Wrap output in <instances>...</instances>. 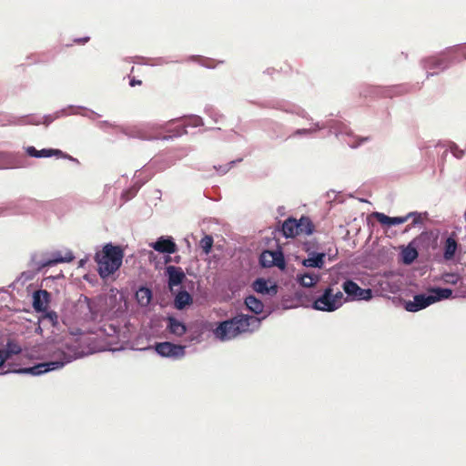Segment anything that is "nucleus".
Returning <instances> with one entry per match:
<instances>
[{
  "instance_id": "nucleus-1",
  "label": "nucleus",
  "mask_w": 466,
  "mask_h": 466,
  "mask_svg": "<svg viewBox=\"0 0 466 466\" xmlns=\"http://www.w3.org/2000/svg\"><path fill=\"white\" fill-rule=\"evenodd\" d=\"M259 324L258 318L239 314L230 319L222 321L214 330V334L220 340H228L241 333L253 332L259 327Z\"/></svg>"
},
{
  "instance_id": "nucleus-2",
  "label": "nucleus",
  "mask_w": 466,
  "mask_h": 466,
  "mask_svg": "<svg viewBox=\"0 0 466 466\" xmlns=\"http://www.w3.org/2000/svg\"><path fill=\"white\" fill-rule=\"evenodd\" d=\"M123 258L124 252L120 247L106 244L95 256L100 277L106 279L114 274L121 267Z\"/></svg>"
},
{
  "instance_id": "nucleus-3",
  "label": "nucleus",
  "mask_w": 466,
  "mask_h": 466,
  "mask_svg": "<svg viewBox=\"0 0 466 466\" xmlns=\"http://www.w3.org/2000/svg\"><path fill=\"white\" fill-rule=\"evenodd\" d=\"M343 304V293L340 290L334 291L332 286H329L323 293L313 302V309L319 311L332 312Z\"/></svg>"
},
{
  "instance_id": "nucleus-4",
  "label": "nucleus",
  "mask_w": 466,
  "mask_h": 466,
  "mask_svg": "<svg viewBox=\"0 0 466 466\" xmlns=\"http://www.w3.org/2000/svg\"><path fill=\"white\" fill-rule=\"evenodd\" d=\"M344 292L350 299L369 300L372 298V292L370 289H361L356 282L348 279L342 284Z\"/></svg>"
},
{
  "instance_id": "nucleus-5",
  "label": "nucleus",
  "mask_w": 466,
  "mask_h": 466,
  "mask_svg": "<svg viewBox=\"0 0 466 466\" xmlns=\"http://www.w3.org/2000/svg\"><path fill=\"white\" fill-rule=\"evenodd\" d=\"M155 350L162 357L180 359L185 356V347L173 344L168 341L157 342L154 346Z\"/></svg>"
},
{
  "instance_id": "nucleus-6",
  "label": "nucleus",
  "mask_w": 466,
  "mask_h": 466,
  "mask_svg": "<svg viewBox=\"0 0 466 466\" xmlns=\"http://www.w3.org/2000/svg\"><path fill=\"white\" fill-rule=\"evenodd\" d=\"M66 361H48V362H42L37 365H35L30 368H23L18 370L16 372L18 373H26L31 375H41L50 370H55L57 369L62 368L65 365Z\"/></svg>"
},
{
  "instance_id": "nucleus-7",
  "label": "nucleus",
  "mask_w": 466,
  "mask_h": 466,
  "mask_svg": "<svg viewBox=\"0 0 466 466\" xmlns=\"http://www.w3.org/2000/svg\"><path fill=\"white\" fill-rule=\"evenodd\" d=\"M259 261L264 268L277 266L284 268L285 267L284 257L280 251L265 250L261 253Z\"/></svg>"
},
{
  "instance_id": "nucleus-8",
  "label": "nucleus",
  "mask_w": 466,
  "mask_h": 466,
  "mask_svg": "<svg viewBox=\"0 0 466 466\" xmlns=\"http://www.w3.org/2000/svg\"><path fill=\"white\" fill-rule=\"evenodd\" d=\"M434 303L433 298L430 295L419 294L414 296L413 300L405 303V309L410 312H416Z\"/></svg>"
},
{
  "instance_id": "nucleus-9",
  "label": "nucleus",
  "mask_w": 466,
  "mask_h": 466,
  "mask_svg": "<svg viewBox=\"0 0 466 466\" xmlns=\"http://www.w3.org/2000/svg\"><path fill=\"white\" fill-rule=\"evenodd\" d=\"M305 246H306L305 251L309 254V258H304L302 260V265L307 268H322L324 267V263H325L324 259H325L326 254L323 252L316 253L314 251H310L308 245L306 244Z\"/></svg>"
},
{
  "instance_id": "nucleus-10",
  "label": "nucleus",
  "mask_w": 466,
  "mask_h": 466,
  "mask_svg": "<svg viewBox=\"0 0 466 466\" xmlns=\"http://www.w3.org/2000/svg\"><path fill=\"white\" fill-rule=\"evenodd\" d=\"M166 273L168 277V286L170 289L180 285L186 279L183 269L179 267L167 266L166 268Z\"/></svg>"
},
{
  "instance_id": "nucleus-11",
  "label": "nucleus",
  "mask_w": 466,
  "mask_h": 466,
  "mask_svg": "<svg viewBox=\"0 0 466 466\" xmlns=\"http://www.w3.org/2000/svg\"><path fill=\"white\" fill-rule=\"evenodd\" d=\"M50 294L46 290L40 289L34 293L33 307L37 312H46Z\"/></svg>"
},
{
  "instance_id": "nucleus-12",
  "label": "nucleus",
  "mask_w": 466,
  "mask_h": 466,
  "mask_svg": "<svg viewBox=\"0 0 466 466\" xmlns=\"http://www.w3.org/2000/svg\"><path fill=\"white\" fill-rule=\"evenodd\" d=\"M150 247L160 253L173 254L177 251L176 243L171 238H164L163 237L151 243Z\"/></svg>"
},
{
  "instance_id": "nucleus-13",
  "label": "nucleus",
  "mask_w": 466,
  "mask_h": 466,
  "mask_svg": "<svg viewBox=\"0 0 466 466\" xmlns=\"http://www.w3.org/2000/svg\"><path fill=\"white\" fill-rule=\"evenodd\" d=\"M459 244L455 233L449 236L443 244V258L445 260H452L455 257Z\"/></svg>"
},
{
  "instance_id": "nucleus-14",
  "label": "nucleus",
  "mask_w": 466,
  "mask_h": 466,
  "mask_svg": "<svg viewBox=\"0 0 466 466\" xmlns=\"http://www.w3.org/2000/svg\"><path fill=\"white\" fill-rule=\"evenodd\" d=\"M412 214L410 213L409 215L405 216V217H389L383 213H380V212H374L372 214V216L374 218H376V219L381 224V225H387L388 227H391V226H396V225H400V224H403L405 223L408 218L411 216Z\"/></svg>"
},
{
  "instance_id": "nucleus-15",
  "label": "nucleus",
  "mask_w": 466,
  "mask_h": 466,
  "mask_svg": "<svg viewBox=\"0 0 466 466\" xmlns=\"http://www.w3.org/2000/svg\"><path fill=\"white\" fill-rule=\"evenodd\" d=\"M26 153L30 157H49L52 156L66 157V156L59 149H42L37 150L34 147H28L26 148Z\"/></svg>"
},
{
  "instance_id": "nucleus-16",
  "label": "nucleus",
  "mask_w": 466,
  "mask_h": 466,
  "mask_svg": "<svg viewBox=\"0 0 466 466\" xmlns=\"http://www.w3.org/2000/svg\"><path fill=\"white\" fill-rule=\"evenodd\" d=\"M74 258L75 257L71 251H66L65 255H62L59 251L55 252L49 259L44 262L43 267H50L57 263L71 262Z\"/></svg>"
},
{
  "instance_id": "nucleus-17",
  "label": "nucleus",
  "mask_w": 466,
  "mask_h": 466,
  "mask_svg": "<svg viewBox=\"0 0 466 466\" xmlns=\"http://www.w3.org/2000/svg\"><path fill=\"white\" fill-rule=\"evenodd\" d=\"M85 299L87 302V307L93 319H96L99 315H103L105 310L100 309V306L105 299L103 296H99L95 299H88L86 297Z\"/></svg>"
},
{
  "instance_id": "nucleus-18",
  "label": "nucleus",
  "mask_w": 466,
  "mask_h": 466,
  "mask_svg": "<svg viewBox=\"0 0 466 466\" xmlns=\"http://www.w3.org/2000/svg\"><path fill=\"white\" fill-rule=\"evenodd\" d=\"M253 289L258 293L275 295L278 292L276 285L268 287V281L264 279H258L253 282Z\"/></svg>"
},
{
  "instance_id": "nucleus-19",
  "label": "nucleus",
  "mask_w": 466,
  "mask_h": 466,
  "mask_svg": "<svg viewBox=\"0 0 466 466\" xmlns=\"http://www.w3.org/2000/svg\"><path fill=\"white\" fill-rule=\"evenodd\" d=\"M298 236L301 234L310 235L315 229V226L309 217L302 216L297 219Z\"/></svg>"
},
{
  "instance_id": "nucleus-20",
  "label": "nucleus",
  "mask_w": 466,
  "mask_h": 466,
  "mask_svg": "<svg viewBox=\"0 0 466 466\" xmlns=\"http://www.w3.org/2000/svg\"><path fill=\"white\" fill-rule=\"evenodd\" d=\"M297 280L302 287L311 288L319 282V275L305 272L303 274H298Z\"/></svg>"
},
{
  "instance_id": "nucleus-21",
  "label": "nucleus",
  "mask_w": 466,
  "mask_h": 466,
  "mask_svg": "<svg viewBox=\"0 0 466 466\" xmlns=\"http://www.w3.org/2000/svg\"><path fill=\"white\" fill-rule=\"evenodd\" d=\"M167 329L170 333L178 337L184 335L187 331L186 325L174 317L167 318Z\"/></svg>"
},
{
  "instance_id": "nucleus-22",
  "label": "nucleus",
  "mask_w": 466,
  "mask_h": 466,
  "mask_svg": "<svg viewBox=\"0 0 466 466\" xmlns=\"http://www.w3.org/2000/svg\"><path fill=\"white\" fill-rule=\"evenodd\" d=\"M297 219L294 218H287L282 224V232L286 238H295L298 236Z\"/></svg>"
},
{
  "instance_id": "nucleus-23",
  "label": "nucleus",
  "mask_w": 466,
  "mask_h": 466,
  "mask_svg": "<svg viewBox=\"0 0 466 466\" xmlns=\"http://www.w3.org/2000/svg\"><path fill=\"white\" fill-rule=\"evenodd\" d=\"M245 304L247 308L255 314H260L264 309V304L252 295L245 299Z\"/></svg>"
},
{
  "instance_id": "nucleus-24",
  "label": "nucleus",
  "mask_w": 466,
  "mask_h": 466,
  "mask_svg": "<svg viewBox=\"0 0 466 466\" xmlns=\"http://www.w3.org/2000/svg\"><path fill=\"white\" fill-rule=\"evenodd\" d=\"M193 302L190 294L185 290L178 292L175 298V307L177 309H183L186 306L190 305Z\"/></svg>"
},
{
  "instance_id": "nucleus-25",
  "label": "nucleus",
  "mask_w": 466,
  "mask_h": 466,
  "mask_svg": "<svg viewBox=\"0 0 466 466\" xmlns=\"http://www.w3.org/2000/svg\"><path fill=\"white\" fill-rule=\"evenodd\" d=\"M136 299L141 306H147L152 299V291L148 288L142 287L136 292Z\"/></svg>"
},
{
  "instance_id": "nucleus-26",
  "label": "nucleus",
  "mask_w": 466,
  "mask_h": 466,
  "mask_svg": "<svg viewBox=\"0 0 466 466\" xmlns=\"http://www.w3.org/2000/svg\"><path fill=\"white\" fill-rule=\"evenodd\" d=\"M431 297L433 298L434 302L443 299H449L452 295L451 289L434 288L430 290Z\"/></svg>"
},
{
  "instance_id": "nucleus-27",
  "label": "nucleus",
  "mask_w": 466,
  "mask_h": 466,
  "mask_svg": "<svg viewBox=\"0 0 466 466\" xmlns=\"http://www.w3.org/2000/svg\"><path fill=\"white\" fill-rule=\"evenodd\" d=\"M401 258L404 264L410 265L418 258V251L415 248L408 246L402 250Z\"/></svg>"
},
{
  "instance_id": "nucleus-28",
  "label": "nucleus",
  "mask_w": 466,
  "mask_h": 466,
  "mask_svg": "<svg viewBox=\"0 0 466 466\" xmlns=\"http://www.w3.org/2000/svg\"><path fill=\"white\" fill-rule=\"evenodd\" d=\"M6 357L10 359L13 355H18L22 351V348L14 340H8L5 349H2Z\"/></svg>"
},
{
  "instance_id": "nucleus-29",
  "label": "nucleus",
  "mask_w": 466,
  "mask_h": 466,
  "mask_svg": "<svg viewBox=\"0 0 466 466\" xmlns=\"http://www.w3.org/2000/svg\"><path fill=\"white\" fill-rule=\"evenodd\" d=\"M199 246L205 254H208L211 251L213 246V238L209 235H205L201 238Z\"/></svg>"
},
{
  "instance_id": "nucleus-30",
  "label": "nucleus",
  "mask_w": 466,
  "mask_h": 466,
  "mask_svg": "<svg viewBox=\"0 0 466 466\" xmlns=\"http://www.w3.org/2000/svg\"><path fill=\"white\" fill-rule=\"evenodd\" d=\"M43 313L44 314L41 317L40 321H42V322L48 321L50 323V325L53 327H55L57 324L58 316H57L56 312L47 311V309H46V312H43Z\"/></svg>"
},
{
  "instance_id": "nucleus-31",
  "label": "nucleus",
  "mask_w": 466,
  "mask_h": 466,
  "mask_svg": "<svg viewBox=\"0 0 466 466\" xmlns=\"http://www.w3.org/2000/svg\"><path fill=\"white\" fill-rule=\"evenodd\" d=\"M443 280L448 284H457L460 280V276L453 273H447L443 276Z\"/></svg>"
},
{
  "instance_id": "nucleus-32",
  "label": "nucleus",
  "mask_w": 466,
  "mask_h": 466,
  "mask_svg": "<svg viewBox=\"0 0 466 466\" xmlns=\"http://www.w3.org/2000/svg\"><path fill=\"white\" fill-rule=\"evenodd\" d=\"M8 360L6 354L4 353L2 350H0V369L3 367L5 362Z\"/></svg>"
},
{
  "instance_id": "nucleus-33",
  "label": "nucleus",
  "mask_w": 466,
  "mask_h": 466,
  "mask_svg": "<svg viewBox=\"0 0 466 466\" xmlns=\"http://www.w3.org/2000/svg\"><path fill=\"white\" fill-rule=\"evenodd\" d=\"M89 41V37H84V38H76L74 40L75 43L77 44H85Z\"/></svg>"
},
{
  "instance_id": "nucleus-34",
  "label": "nucleus",
  "mask_w": 466,
  "mask_h": 466,
  "mask_svg": "<svg viewBox=\"0 0 466 466\" xmlns=\"http://www.w3.org/2000/svg\"><path fill=\"white\" fill-rule=\"evenodd\" d=\"M142 84V81L141 80H137L135 78L131 79L130 82H129V85L131 86H140Z\"/></svg>"
},
{
  "instance_id": "nucleus-35",
  "label": "nucleus",
  "mask_w": 466,
  "mask_h": 466,
  "mask_svg": "<svg viewBox=\"0 0 466 466\" xmlns=\"http://www.w3.org/2000/svg\"><path fill=\"white\" fill-rule=\"evenodd\" d=\"M452 153H453V155H454L456 157H458V158L461 157H462V155H463V152H462V151H458V150H454V151H452Z\"/></svg>"
},
{
  "instance_id": "nucleus-36",
  "label": "nucleus",
  "mask_w": 466,
  "mask_h": 466,
  "mask_svg": "<svg viewBox=\"0 0 466 466\" xmlns=\"http://www.w3.org/2000/svg\"><path fill=\"white\" fill-rule=\"evenodd\" d=\"M369 139V137H363L360 139V142H364V141H367Z\"/></svg>"
},
{
  "instance_id": "nucleus-37",
  "label": "nucleus",
  "mask_w": 466,
  "mask_h": 466,
  "mask_svg": "<svg viewBox=\"0 0 466 466\" xmlns=\"http://www.w3.org/2000/svg\"><path fill=\"white\" fill-rule=\"evenodd\" d=\"M171 260L170 257H167L166 263H168Z\"/></svg>"
},
{
  "instance_id": "nucleus-38",
  "label": "nucleus",
  "mask_w": 466,
  "mask_h": 466,
  "mask_svg": "<svg viewBox=\"0 0 466 466\" xmlns=\"http://www.w3.org/2000/svg\"><path fill=\"white\" fill-rule=\"evenodd\" d=\"M307 130L306 129H303V130H299L298 133H306Z\"/></svg>"
},
{
  "instance_id": "nucleus-39",
  "label": "nucleus",
  "mask_w": 466,
  "mask_h": 466,
  "mask_svg": "<svg viewBox=\"0 0 466 466\" xmlns=\"http://www.w3.org/2000/svg\"><path fill=\"white\" fill-rule=\"evenodd\" d=\"M154 256V253L153 252H150L149 254V258L151 259V258Z\"/></svg>"
},
{
  "instance_id": "nucleus-40",
  "label": "nucleus",
  "mask_w": 466,
  "mask_h": 466,
  "mask_svg": "<svg viewBox=\"0 0 466 466\" xmlns=\"http://www.w3.org/2000/svg\"><path fill=\"white\" fill-rule=\"evenodd\" d=\"M359 145H360V143H359V144H357V145H354V144H353V145H351V147H357V146H359Z\"/></svg>"
}]
</instances>
